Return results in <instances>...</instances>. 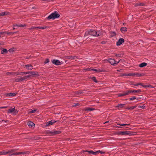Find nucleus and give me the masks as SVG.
I'll list each match as a JSON object with an SVG mask.
<instances>
[{
	"mask_svg": "<svg viewBox=\"0 0 156 156\" xmlns=\"http://www.w3.org/2000/svg\"><path fill=\"white\" fill-rule=\"evenodd\" d=\"M83 152H87L90 154H92L95 155H97L99 153L101 154H104L105 153V152L102 151L100 150H98L97 151H87V150H83Z\"/></svg>",
	"mask_w": 156,
	"mask_h": 156,
	"instance_id": "nucleus-1",
	"label": "nucleus"
},
{
	"mask_svg": "<svg viewBox=\"0 0 156 156\" xmlns=\"http://www.w3.org/2000/svg\"><path fill=\"white\" fill-rule=\"evenodd\" d=\"M59 16L60 15L58 12L56 11H55L49 16L48 17L47 19L49 20L51 19L54 20L59 17Z\"/></svg>",
	"mask_w": 156,
	"mask_h": 156,
	"instance_id": "nucleus-2",
	"label": "nucleus"
},
{
	"mask_svg": "<svg viewBox=\"0 0 156 156\" xmlns=\"http://www.w3.org/2000/svg\"><path fill=\"white\" fill-rule=\"evenodd\" d=\"M30 77V75L24 76L23 77H19L15 79V81L16 82H19L27 80Z\"/></svg>",
	"mask_w": 156,
	"mask_h": 156,
	"instance_id": "nucleus-3",
	"label": "nucleus"
},
{
	"mask_svg": "<svg viewBox=\"0 0 156 156\" xmlns=\"http://www.w3.org/2000/svg\"><path fill=\"white\" fill-rule=\"evenodd\" d=\"M142 76L141 74H139L138 73H123L120 75L121 76Z\"/></svg>",
	"mask_w": 156,
	"mask_h": 156,
	"instance_id": "nucleus-4",
	"label": "nucleus"
},
{
	"mask_svg": "<svg viewBox=\"0 0 156 156\" xmlns=\"http://www.w3.org/2000/svg\"><path fill=\"white\" fill-rule=\"evenodd\" d=\"M18 111L15 109V108L9 109L8 110V113L12 114L13 115H16L18 113Z\"/></svg>",
	"mask_w": 156,
	"mask_h": 156,
	"instance_id": "nucleus-5",
	"label": "nucleus"
},
{
	"mask_svg": "<svg viewBox=\"0 0 156 156\" xmlns=\"http://www.w3.org/2000/svg\"><path fill=\"white\" fill-rule=\"evenodd\" d=\"M105 61H108L110 64L113 66H115L118 64L120 61L118 62H116L115 60L112 58H109L108 59L105 60Z\"/></svg>",
	"mask_w": 156,
	"mask_h": 156,
	"instance_id": "nucleus-6",
	"label": "nucleus"
},
{
	"mask_svg": "<svg viewBox=\"0 0 156 156\" xmlns=\"http://www.w3.org/2000/svg\"><path fill=\"white\" fill-rule=\"evenodd\" d=\"M119 135H133V133L128 131H124L122 132H119L118 133Z\"/></svg>",
	"mask_w": 156,
	"mask_h": 156,
	"instance_id": "nucleus-7",
	"label": "nucleus"
},
{
	"mask_svg": "<svg viewBox=\"0 0 156 156\" xmlns=\"http://www.w3.org/2000/svg\"><path fill=\"white\" fill-rule=\"evenodd\" d=\"M58 121H55L54 120H51L49 122H47L45 125V126H48L50 125H52L55 122Z\"/></svg>",
	"mask_w": 156,
	"mask_h": 156,
	"instance_id": "nucleus-8",
	"label": "nucleus"
},
{
	"mask_svg": "<svg viewBox=\"0 0 156 156\" xmlns=\"http://www.w3.org/2000/svg\"><path fill=\"white\" fill-rule=\"evenodd\" d=\"M6 74L8 75L17 76L20 75V72H7Z\"/></svg>",
	"mask_w": 156,
	"mask_h": 156,
	"instance_id": "nucleus-9",
	"label": "nucleus"
},
{
	"mask_svg": "<svg viewBox=\"0 0 156 156\" xmlns=\"http://www.w3.org/2000/svg\"><path fill=\"white\" fill-rule=\"evenodd\" d=\"M97 33V35H96V36L99 37V36H101L102 37L103 34L104 33V31L100 30L96 31Z\"/></svg>",
	"mask_w": 156,
	"mask_h": 156,
	"instance_id": "nucleus-10",
	"label": "nucleus"
},
{
	"mask_svg": "<svg viewBox=\"0 0 156 156\" xmlns=\"http://www.w3.org/2000/svg\"><path fill=\"white\" fill-rule=\"evenodd\" d=\"M124 42V39L123 38H120L116 43V45L118 46L120 45Z\"/></svg>",
	"mask_w": 156,
	"mask_h": 156,
	"instance_id": "nucleus-11",
	"label": "nucleus"
},
{
	"mask_svg": "<svg viewBox=\"0 0 156 156\" xmlns=\"http://www.w3.org/2000/svg\"><path fill=\"white\" fill-rule=\"evenodd\" d=\"M49 134L52 135L59 134L61 133V132L60 131L57 130H55L53 131H49Z\"/></svg>",
	"mask_w": 156,
	"mask_h": 156,
	"instance_id": "nucleus-12",
	"label": "nucleus"
},
{
	"mask_svg": "<svg viewBox=\"0 0 156 156\" xmlns=\"http://www.w3.org/2000/svg\"><path fill=\"white\" fill-rule=\"evenodd\" d=\"M52 63L55 65H59L61 64V62L57 60L54 59L52 61Z\"/></svg>",
	"mask_w": 156,
	"mask_h": 156,
	"instance_id": "nucleus-13",
	"label": "nucleus"
},
{
	"mask_svg": "<svg viewBox=\"0 0 156 156\" xmlns=\"http://www.w3.org/2000/svg\"><path fill=\"white\" fill-rule=\"evenodd\" d=\"M89 71H93L96 72L97 73H100V72H104V70L103 69H90L89 70Z\"/></svg>",
	"mask_w": 156,
	"mask_h": 156,
	"instance_id": "nucleus-14",
	"label": "nucleus"
},
{
	"mask_svg": "<svg viewBox=\"0 0 156 156\" xmlns=\"http://www.w3.org/2000/svg\"><path fill=\"white\" fill-rule=\"evenodd\" d=\"M26 68L29 70H31L33 69V66L30 64H28L25 66Z\"/></svg>",
	"mask_w": 156,
	"mask_h": 156,
	"instance_id": "nucleus-15",
	"label": "nucleus"
},
{
	"mask_svg": "<svg viewBox=\"0 0 156 156\" xmlns=\"http://www.w3.org/2000/svg\"><path fill=\"white\" fill-rule=\"evenodd\" d=\"M90 35L96 36V35H97L96 31L93 30H90Z\"/></svg>",
	"mask_w": 156,
	"mask_h": 156,
	"instance_id": "nucleus-16",
	"label": "nucleus"
},
{
	"mask_svg": "<svg viewBox=\"0 0 156 156\" xmlns=\"http://www.w3.org/2000/svg\"><path fill=\"white\" fill-rule=\"evenodd\" d=\"M129 94L128 91H126V92L123 93L122 94H118V97H121L125 96Z\"/></svg>",
	"mask_w": 156,
	"mask_h": 156,
	"instance_id": "nucleus-17",
	"label": "nucleus"
},
{
	"mask_svg": "<svg viewBox=\"0 0 156 156\" xmlns=\"http://www.w3.org/2000/svg\"><path fill=\"white\" fill-rule=\"evenodd\" d=\"M9 14V12H0V16H3L5 15H8Z\"/></svg>",
	"mask_w": 156,
	"mask_h": 156,
	"instance_id": "nucleus-18",
	"label": "nucleus"
},
{
	"mask_svg": "<svg viewBox=\"0 0 156 156\" xmlns=\"http://www.w3.org/2000/svg\"><path fill=\"white\" fill-rule=\"evenodd\" d=\"M141 91L140 90H128L129 94L131 93H138Z\"/></svg>",
	"mask_w": 156,
	"mask_h": 156,
	"instance_id": "nucleus-19",
	"label": "nucleus"
},
{
	"mask_svg": "<svg viewBox=\"0 0 156 156\" xmlns=\"http://www.w3.org/2000/svg\"><path fill=\"white\" fill-rule=\"evenodd\" d=\"M29 127H32L35 126V124L32 122L29 121L27 123Z\"/></svg>",
	"mask_w": 156,
	"mask_h": 156,
	"instance_id": "nucleus-20",
	"label": "nucleus"
},
{
	"mask_svg": "<svg viewBox=\"0 0 156 156\" xmlns=\"http://www.w3.org/2000/svg\"><path fill=\"white\" fill-rule=\"evenodd\" d=\"M147 65V63L145 62H143L139 65V67L140 68H142L146 66Z\"/></svg>",
	"mask_w": 156,
	"mask_h": 156,
	"instance_id": "nucleus-21",
	"label": "nucleus"
},
{
	"mask_svg": "<svg viewBox=\"0 0 156 156\" xmlns=\"http://www.w3.org/2000/svg\"><path fill=\"white\" fill-rule=\"evenodd\" d=\"M30 74H31V75H30V76H33L34 75H37V72L36 71H30Z\"/></svg>",
	"mask_w": 156,
	"mask_h": 156,
	"instance_id": "nucleus-22",
	"label": "nucleus"
},
{
	"mask_svg": "<svg viewBox=\"0 0 156 156\" xmlns=\"http://www.w3.org/2000/svg\"><path fill=\"white\" fill-rule=\"evenodd\" d=\"M121 31L123 33H124L126 31H127V29L126 27H122L121 29Z\"/></svg>",
	"mask_w": 156,
	"mask_h": 156,
	"instance_id": "nucleus-23",
	"label": "nucleus"
},
{
	"mask_svg": "<svg viewBox=\"0 0 156 156\" xmlns=\"http://www.w3.org/2000/svg\"><path fill=\"white\" fill-rule=\"evenodd\" d=\"M8 52V50L6 49H4L1 51V53L2 54H6Z\"/></svg>",
	"mask_w": 156,
	"mask_h": 156,
	"instance_id": "nucleus-24",
	"label": "nucleus"
},
{
	"mask_svg": "<svg viewBox=\"0 0 156 156\" xmlns=\"http://www.w3.org/2000/svg\"><path fill=\"white\" fill-rule=\"evenodd\" d=\"M48 28V27L45 26V27H37V29H44L46 28Z\"/></svg>",
	"mask_w": 156,
	"mask_h": 156,
	"instance_id": "nucleus-25",
	"label": "nucleus"
},
{
	"mask_svg": "<svg viewBox=\"0 0 156 156\" xmlns=\"http://www.w3.org/2000/svg\"><path fill=\"white\" fill-rule=\"evenodd\" d=\"M20 153V154H28L29 153V151H24L23 152H19Z\"/></svg>",
	"mask_w": 156,
	"mask_h": 156,
	"instance_id": "nucleus-26",
	"label": "nucleus"
},
{
	"mask_svg": "<svg viewBox=\"0 0 156 156\" xmlns=\"http://www.w3.org/2000/svg\"><path fill=\"white\" fill-rule=\"evenodd\" d=\"M15 151L14 149H12L11 150L9 151H6L7 152V154H12V153Z\"/></svg>",
	"mask_w": 156,
	"mask_h": 156,
	"instance_id": "nucleus-27",
	"label": "nucleus"
},
{
	"mask_svg": "<svg viewBox=\"0 0 156 156\" xmlns=\"http://www.w3.org/2000/svg\"><path fill=\"white\" fill-rule=\"evenodd\" d=\"M8 95L10 96L11 97H12L15 96L16 95V94L14 93H10L8 94Z\"/></svg>",
	"mask_w": 156,
	"mask_h": 156,
	"instance_id": "nucleus-28",
	"label": "nucleus"
},
{
	"mask_svg": "<svg viewBox=\"0 0 156 156\" xmlns=\"http://www.w3.org/2000/svg\"><path fill=\"white\" fill-rule=\"evenodd\" d=\"M7 154V152L6 151H2L0 152V155H5Z\"/></svg>",
	"mask_w": 156,
	"mask_h": 156,
	"instance_id": "nucleus-29",
	"label": "nucleus"
},
{
	"mask_svg": "<svg viewBox=\"0 0 156 156\" xmlns=\"http://www.w3.org/2000/svg\"><path fill=\"white\" fill-rule=\"evenodd\" d=\"M94 110V109L92 108H85V111H93Z\"/></svg>",
	"mask_w": 156,
	"mask_h": 156,
	"instance_id": "nucleus-30",
	"label": "nucleus"
},
{
	"mask_svg": "<svg viewBox=\"0 0 156 156\" xmlns=\"http://www.w3.org/2000/svg\"><path fill=\"white\" fill-rule=\"evenodd\" d=\"M124 104H120L117 105V107L119 108H122L124 106Z\"/></svg>",
	"mask_w": 156,
	"mask_h": 156,
	"instance_id": "nucleus-31",
	"label": "nucleus"
},
{
	"mask_svg": "<svg viewBox=\"0 0 156 156\" xmlns=\"http://www.w3.org/2000/svg\"><path fill=\"white\" fill-rule=\"evenodd\" d=\"M90 30L89 31H86L85 33V36H87L88 35H90Z\"/></svg>",
	"mask_w": 156,
	"mask_h": 156,
	"instance_id": "nucleus-32",
	"label": "nucleus"
},
{
	"mask_svg": "<svg viewBox=\"0 0 156 156\" xmlns=\"http://www.w3.org/2000/svg\"><path fill=\"white\" fill-rule=\"evenodd\" d=\"M91 79L92 80H93V81L95 82V83H98V81L96 80V78L95 77H94V76L92 77Z\"/></svg>",
	"mask_w": 156,
	"mask_h": 156,
	"instance_id": "nucleus-33",
	"label": "nucleus"
},
{
	"mask_svg": "<svg viewBox=\"0 0 156 156\" xmlns=\"http://www.w3.org/2000/svg\"><path fill=\"white\" fill-rule=\"evenodd\" d=\"M20 74H30V71L26 72H20Z\"/></svg>",
	"mask_w": 156,
	"mask_h": 156,
	"instance_id": "nucleus-34",
	"label": "nucleus"
},
{
	"mask_svg": "<svg viewBox=\"0 0 156 156\" xmlns=\"http://www.w3.org/2000/svg\"><path fill=\"white\" fill-rule=\"evenodd\" d=\"M20 154V153L19 152H16V153H13L11 154H9V155H19Z\"/></svg>",
	"mask_w": 156,
	"mask_h": 156,
	"instance_id": "nucleus-35",
	"label": "nucleus"
},
{
	"mask_svg": "<svg viewBox=\"0 0 156 156\" xmlns=\"http://www.w3.org/2000/svg\"><path fill=\"white\" fill-rule=\"evenodd\" d=\"M136 107V106L130 107L128 108L129 109L132 110L134 109Z\"/></svg>",
	"mask_w": 156,
	"mask_h": 156,
	"instance_id": "nucleus-36",
	"label": "nucleus"
},
{
	"mask_svg": "<svg viewBox=\"0 0 156 156\" xmlns=\"http://www.w3.org/2000/svg\"><path fill=\"white\" fill-rule=\"evenodd\" d=\"M25 26H26V25H23V24H20V25H18V27H24Z\"/></svg>",
	"mask_w": 156,
	"mask_h": 156,
	"instance_id": "nucleus-37",
	"label": "nucleus"
},
{
	"mask_svg": "<svg viewBox=\"0 0 156 156\" xmlns=\"http://www.w3.org/2000/svg\"><path fill=\"white\" fill-rule=\"evenodd\" d=\"M36 109H34L31 110L30 111V113H34L36 111Z\"/></svg>",
	"mask_w": 156,
	"mask_h": 156,
	"instance_id": "nucleus-38",
	"label": "nucleus"
},
{
	"mask_svg": "<svg viewBox=\"0 0 156 156\" xmlns=\"http://www.w3.org/2000/svg\"><path fill=\"white\" fill-rule=\"evenodd\" d=\"M118 124L119 125H120V126H126V125L129 126L130 125V124Z\"/></svg>",
	"mask_w": 156,
	"mask_h": 156,
	"instance_id": "nucleus-39",
	"label": "nucleus"
},
{
	"mask_svg": "<svg viewBox=\"0 0 156 156\" xmlns=\"http://www.w3.org/2000/svg\"><path fill=\"white\" fill-rule=\"evenodd\" d=\"M134 85L135 86H137L138 85H142V84L141 83H139L136 84H134Z\"/></svg>",
	"mask_w": 156,
	"mask_h": 156,
	"instance_id": "nucleus-40",
	"label": "nucleus"
},
{
	"mask_svg": "<svg viewBox=\"0 0 156 156\" xmlns=\"http://www.w3.org/2000/svg\"><path fill=\"white\" fill-rule=\"evenodd\" d=\"M6 33V32H0V37H1V35H3V34H4V33Z\"/></svg>",
	"mask_w": 156,
	"mask_h": 156,
	"instance_id": "nucleus-41",
	"label": "nucleus"
},
{
	"mask_svg": "<svg viewBox=\"0 0 156 156\" xmlns=\"http://www.w3.org/2000/svg\"><path fill=\"white\" fill-rule=\"evenodd\" d=\"M136 99V98L135 97H133L132 98H129V100L131 101H132L135 100V99Z\"/></svg>",
	"mask_w": 156,
	"mask_h": 156,
	"instance_id": "nucleus-42",
	"label": "nucleus"
},
{
	"mask_svg": "<svg viewBox=\"0 0 156 156\" xmlns=\"http://www.w3.org/2000/svg\"><path fill=\"white\" fill-rule=\"evenodd\" d=\"M37 29V27H32L29 28V30H31L32 29Z\"/></svg>",
	"mask_w": 156,
	"mask_h": 156,
	"instance_id": "nucleus-43",
	"label": "nucleus"
},
{
	"mask_svg": "<svg viewBox=\"0 0 156 156\" xmlns=\"http://www.w3.org/2000/svg\"><path fill=\"white\" fill-rule=\"evenodd\" d=\"M49 62V59H46L44 62V63L46 64Z\"/></svg>",
	"mask_w": 156,
	"mask_h": 156,
	"instance_id": "nucleus-44",
	"label": "nucleus"
},
{
	"mask_svg": "<svg viewBox=\"0 0 156 156\" xmlns=\"http://www.w3.org/2000/svg\"><path fill=\"white\" fill-rule=\"evenodd\" d=\"M140 108H142L143 109H144L145 108V106L144 105L140 106Z\"/></svg>",
	"mask_w": 156,
	"mask_h": 156,
	"instance_id": "nucleus-45",
	"label": "nucleus"
},
{
	"mask_svg": "<svg viewBox=\"0 0 156 156\" xmlns=\"http://www.w3.org/2000/svg\"><path fill=\"white\" fill-rule=\"evenodd\" d=\"M7 107H8V106H3V107H0V109L6 108H7Z\"/></svg>",
	"mask_w": 156,
	"mask_h": 156,
	"instance_id": "nucleus-46",
	"label": "nucleus"
},
{
	"mask_svg": "<svg viewBox=\"0 0 156 156\" xmlns=\"http://www.w3.org/2000/svg\"><path fill=\"white\" fill-rule=\"evenodd\" d=\"M5 34H12V32H6V33H5Z\"/></svg>",
	"mask_w": 156,
	"mask_h": 156,
	"instance_id": "nucleus-47",
	"label": "nucleus"
},
{
	"mask_svg": "<svg viewBox=\"0 0 156 156\" xmlns=\"http://www.w3.org/2000/svg\"><path fill=\"white\" fill-rule=\"evenodd\" d=\"M143 87H150V86H148V85H142Z\"/></svg>",
	"mask_w": 156,
	"mask_h": 156,
	"instance_id": "nucleus-48",
	"label": "nucleus"
},
{
	"mask_svg": "<svg viewBox=\"0 0 156 156\" xmlns=\"http://www.w3.org/2000/svg\"><path fill=\"white\" fill-rule=\"evenodd\" d=\"M78 105V103H77V104H75V105H73V107H76V106H77Z\"/></svg>",
	"mask_w": 156,
	"mask_h": 156,
	"instance_id": "nucleus-49",
	"label": "nucleus"
},
{
	"mask_svg": "<svg viewBox=\"0 0 156 156\" xmlns=\"http://www.w3.org/2000/svg\"><path fill=\"white\" fill-rule=\"evenodd\" d=\"M106 42L105 41H102L101 42V44H105L106 43Z\"/></svg>",
	"mask_w": 156,
	"mask_h": 156,
	"instance_id": "nucleus-50",
	"label": "nucleus"
},
{
	"mask_svg": "<svg viewBox=\"0 0 156 156\" xmlns=\"http://www.w3.org/2000/svg\"><path fill=\"white\" fill-rule=\"evenodd\" d=\"M4 43H2H2H0V45H4Z\"/></svg>",
	"mask_w": 156,
	"mask_h": 156,
	"instance_id": "nucleus-51",
	"label": "nucleus"
},
{
	"mask_svg": "<svg viewBox=\"0 0 156 156\" xmlns=\"http://www.w3.org/2000/svg\"><path fill=\"white\" fill-rule=\"evenodd\" d=\"M18 25H17V24H15L13 25V26L14 27H16V26L18 27Z\"/></svg>",
	"mask_w": 156,
	"mask_h": 156,
	"instance_id": "nucleus-52",
	"label": "nucleus"
},
{
	"mask_svg": "<svg viewBox=\"0 0 156 156\" xmlns=\"http://www.w3.org/2000/svg\"><path fill=\"white\" fill-rule=\"evenodd\" d=\"M16 33H17V32H12V35L14 34H16Z\"/></svg>",
	"mask_w": 156,
	"mask_h": 156,
	"instance_id": "nucleus-53",
	"label": "nucleus"
},
{
	"mask_svg": "<svg viewBox=\"0 0 156 156\" xmlns=\"http://www.w3.org/2000/svg\"><path fill=\"white\" fill-rule=\"evenodd\" d=\"M113 36H115L116 35V34H115V32H113Z\"/></svg>",
	"mask_w": 156,
	"mask_h": 156,
	"instance_id": "nucleus-54",
	"label": "nucleus"
},
{
	"mask_svg": "<svg viewBox=\"0 0 156 156\" xmlns=\"http://www.w3.org/2000/svg\"><path fill=\"white\" fill-rule=\"evenodd\" d=\"M139 5H140V6L143 5V4H142V3H140L139 4Z\"/></svg>",
	"mask_w": 156,
	"mask_h": 156,
	"instance_id": "nucleus-55",
	"label": "nucleus"
},
{
	"mask_svg": "<svg viewBox=\"0 0 156 156\" xmlns=\"http://www.w3.org/2000/svg\"><path fill=\"white\" fill-rule=\"evenodd\" d=\"M122 70V69L120 70H117V71L118 72H121V71Z\"/></svg>",
	"mask_w": 156,
	"mask_h": 156,
	"instance_id": "nucleus-56",
	"label": "nucleus"
},
{
	"mask_svg": "<svg viewBox=\"0 0 156 156\" xmlns=\"http://www.w3.org/2000/svg\"><path fill=\"white\" fill-rule=\"evenodd\" d=\"M109 122V121H107V122H105L104 123H108Z\"/></svg>",
	"mask_w": 156,
	"mask_h": 156,
	"instance_id": "nucleus-57",
	"label": "nucleus"
},
{
	"mask_svg": "<svg viewBox=\"0 0 156 156\" xmlns=\"http://www.w3.org/2000/svg\"><path fill=\"white\" fill-rule=\"evenodd\" d=\"M116 56H119V54L116 55Z\"/></svg>",
	"mask_w": 156,
	"mask_h": 156,
	"instance_id": "nucleus-58",
	"label": "nucleus"
},
{
	"mask_svg": "<svg viewBox=\"0 0 156 156\" xmlns=\"http://www.w3.org/2000/svg\"><path fill=\"white\" fill-rule=\"evenodd\" d=\"M79 93V94H80L82 93V92H81L79 91V93Z\"/></svg>",
	"mask_w": 156,
	"mask_h": 156,
	"instance_id": "nucleus-59",
	"label": "nucleus"
},
{
	"mask_svg": "<svg viewBox=\"0 0 156 156\" xmlns=\"http://www.w3.org/2000/svg\"><path fill=\"white\" fill-rule=\"evenodd\" d=\"M9 51H11V49H9Z\"/></svg>",
	"mask_w": 156,
	"mask_h": 156,
	"instance_id": "nucleus-60",
	"label": "nucleus"
},
{
	"mask_svg": "<svg viewBox=\"0 0 156 156\" xmlns=\"http://www.w3.org/2000/svg\"><path fill=\"white\" fill-rule=\"evenodd\" d=\"M9 51H11V49H9Z\"/></svg>",
	"mask_w": 156,
	"mask_h": 156,
	"instance_id": "nucleus-61",
	"label": "nucleus"
},
{
	"mask_svg": "<svg viewBox=\"0 0 156 156\" xmlns=\"http://www.w3.org/2000/svg\"><path fill=\"white\" fill-rule=\"evenodd\" d=\"M15 29V28H14V27H13V30H14Z\"/></svg>",
	"mask_w": 156,
	"mask_h": 156,
	"instance_id": "nucleus-62",
	"label": "nucleus"
}]
</instances>
